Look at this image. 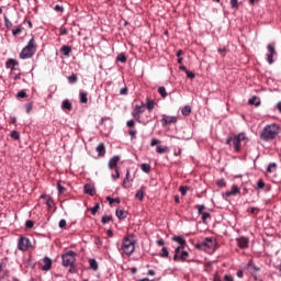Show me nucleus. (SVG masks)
<instances>
[{"instance_id": "nucleus-60", "label": "nucleus", "mask_w": 281, "mask_h": 281, "mask_svg": "<svg viewBox=\"0 0 281 281\" xmlns=\"http://www.w3.org/2000/svg\"><path fill=\"white\" fill-rule=\"evenodd\" d=\"M248 267H251L252 271H260V267L252 265L251 262L248 263Z\"/></svg>"}, {"instance_id": "nucleus-28", "label": "nucleus", "mask_w": 281, "mask_h": 281, "mask_svg": "<svg viewBox=\"0 0 281 281\" xmlns=\"http://www.w3.org/2000/svg\"><path fill=\"white\" fill-rule=\"evenodd\" d=\"M146 191L145 187H142L135 194V199H137V201H144V192Z\"/></svg>"}, {"instance_id": "nucleus-29", "label": "nucleus", "mask_w": 281, "mask_h": 281, "mask_svg": "<svg viewBox=\"0 0 281 281\" xmlns=\"http://www.w3.org/2000/svg\"><path fill=\"white\" fill-rule=\"evenodd\" d=\"M181 113L182 115H184V117H188L190 115V113H192V106L190 105H184L182 109H181Z\"/></svg>"}, {"instance_id": "nucleus-7", "label": "nucleus", "mask_w": 281, "mask_h": 281, "mask_svg": "<svg viewBox=\"0 0 281 281\" xmlns=\"http://www.w3.org/2000/svg\"><path fill=\"white\" fill-rule=\"evenodd\" d=\"M196 249H204L205 251H216V240L212 237H206L203 241L195 245Z\"/></svg>"}, {"instance_id": "nucleus-61", "label": "nucleus", "mask_w": 281, "mask_h": 281, "mask_svg": "<svg viewBox=\"0 0 281 281\" xmlns=\"http://www.w3.org/2000/svg\"><path fill=\"white\" fill-rule=\"evenodd\" d=\"M112 179L115 181V179H120V170L115 169V175H112Z\"/></svg>"}, {"instance_id": "nucleus-12", "label": "nucleus", "mask_w": 281, "mask_h": 281, "mask_svg": "<svg viewBox=\"0 0 281 281\" xmlns=\"http://www.w3.org/2000/svg\"><path fill=\"white\" fill-rule=\"evenodd\" d=\"M173 243H178V246L176 248L177 251H181L182 249H186L188 247V241H186V238L183 236H173L171 238Z\"/></svg>"}, {"instance_id": "nucleus-40", "label": "nucleus", "mask_w": 281, "mask_h": 281, "mask_svg": "<svg viewBox=\"0 0 281 281\" xmlns=\"http://www.w3.org/2000/svg\"><path fill=\"white\" fill-rule=\"evenodd\" d=\"M188 190H190V187H188V186H181V187L179 188V192H180V194H181L182 196H186V195L188 194Z\"/></svg>"}, {"instance_id": "nucleus-59", "label": "nucleus", "mask_w": 281, "mask_h": 281, "mask_svg": "<svg viewBox=\"0 0 281 281\" xmlns=\"http://www.w3.org/2000/svg\"><path fill=\"white\" fill-rule=\"evenodd\" d=\"M58 226L60 227V229H65L67 227V221L60 220Z\"/></svg>"}, {"instance_id": "nucleus-55", "label": "nucleus", "mask_w": 281, "mask_h": 281, "mask_svg": "<svg viewBox=\"0 0 281 281\" xmlns=\"http://www.w3.org/2000/svg\"><path fill=\"white\" fill-rule=\"evenodd\" d=\"M34 227V222L32 220H29L25 222V228L26 229H32Z\"/></svg>"}, {"instance_id": "nucleus-46", "label": "nucleus", "mask_w": 281, "mask_h": 281, "mask_svg": "<svg viewBox=\"0 0 281 281\" xmlns=\"http://www.w3.org/2000/svg\"><path fill=\"white\" fill-rule=\"evenodd\" d=\"M15 98L19 99H23V98H27V92H25V90H21L16 93Z\"/></svg>"}, {"instance_id": "nucleus-51", "label": "nucleus", "mask_w": 281, "mask_h": 281, "mask_svg": "<svg viewBox=\"0 0 281 281\" xmlns=\"http://www.w3.org/2000/svg\"><path fill=\"white\" fill-rule=\"evenodd\" d=\"M166 150H168L167 147L157 146V148H156V153H158V155H164V153H166Z\"/></svg>"}, {"instance_id": "nucleus-38", "label": "nucleus", "mask_w": 281, "mask_h": 281, "mask_svg": "<svg viewBox=\"0 0 281 281\" xmlns=\"http://www.w3.org/2000/svg\"><path fill=\"white\" fill-rule=\"evenodd\" d=\"M68 82L70 85H76V82H78V75L72 74L71 76H68Z\"/></svg>"}, {"instance_id": "nucleus-54", "label": "nucleus", "mask_w": 281, "mask_h": 281, "mask_svg": "<svg viewBox=\"0 0 281 281\" xmlns=\"http://www.w3.org/2000/svg\"><path fill=\"white\" fill-rule=\"evenodd\" d=\"M231 8L233 10H238V0H231Z\"/></svg>"}, {"instance_id": "nucleus-14", "label": "nucleus", "mask_w": 281, "mask_h": 281, "mask_svg": "<svg viewBox=\"0 0 281 281\" xmlns=\"http://www.w3.org/2000/svg\"><path fill=\"white\" fill-rule=\"evenodd\" d=\"M269 54L267 55V61L269 65H273V56H276V47L273 44H269L267 46Z\"/></svg>"}, {"instance_id": "nucleus-48", "label": "nucleus", "mask_w": 281, "mask_h": 281, "mask_svg": "<svg viewBox=\"0 0 281 281\" xmlns=\"http://www.w3.org/2000/svg\"><path fill=\"white\" fill-rule=\"evenodd\" d=\"M98 210H100V204H99V203H97V204L90 210L91 215H92V216H95V214H98Z\"/></svg>"}, {"instance_id": "nucleus-58", "label": "nucleus", "mask_w": 281, "mask_h": 281, "mask_svg": "<svg viewBox=\"0 0 281 281\" xmlns=\"http://www.w3.org/2000/svg\"><path fill=\"white\" fill-rule=\"evenodd\" d=\"M120 95H128V88L127 87L121 88Z\"/></svg>"}, {"instance_id": "nucleus-17", "label": "nucleus", "mask_w": 281, "mask_h": 281, "mask_svg": "<svg viewBox=\"0 0 281 281\" xmlns=\"http://www.w3.org/2000/svg\"><path fill=\"white\" fill-rule=\"evenodd\" d=\"M120 162V156H113L110 160H109V168L110 170H114V168H117V164Z\"/></svg>"}, {"instance_id": "nucleus-21", "label": "nucleus", "mask_w": 281, "mask_h": 281, "mask_svg": "<svg viewBox=\"0 0 281 281\" xmlns=\"http://www.w3.org/2000/svg\"><path fill=\"white\" fill-rule=\"evenodd\" d=\"M130 181H133V179H131V169H126V175L123 180V188H125V190L131 188V186H127V183H130Z\"/></svg>"}, {"instance_id": "nucleus-26", "label": "nucleus", "mask_w": 281, "mask_h": 281, "mask_svg": "<svg viewBox=\"0 0 281 281\" xmlns=\"http://www.w3.org/2000/svg\"><path fill=\"white\" fill-rule=\"evenodd\" d=\"M60 54H63V56H66V57H68L69 56V54H71V46H69V45H64V46H61L60 47Z\"/></svg>"}, {"instance_id": "nucleus-2", "label": "nucleus", "mask_w": 281, "mask_h": 281, "mask_svg": "<svg viewBox=\"0 0 281 281\" xmlns=\"http://www.w3.org/2000/svg\"><path fill=\"white\" fill-rule=\"evenodd\" d=\"M280 135V125L272 123L266 125L260 133V139L262 142H273Z\"/></svg>"}, {"instance_id": "nucleus-62", "label": "nucleus", "mask_w": 281, "mask_h": 281, "mask_svg": "<svg viewBox=\"0 0 281 281\" xmlns=\"http://www.w3.org/2000/svg\"><path fill=\"white\" fill-rule=\"evenodd\" d=\"M224 281H234V277L225 274L223 278Z\"/></svg>"}, {"instance_id": "nucleus-33", "label": "nucleus", "mask_w": 281, "mask_h": 281, "mask_svg": "<svg viewBox=\"0 0 281 281\" xmlns=\"http://www.w3.org/2000/svg\"><path fill=\"white\" fill-rule=\"evenodd\" d=\"M113 221V215H103L101 217L102 225H106L108 223H111Z\"/></svg>"}, {"instance_id": "nucleus-32", "label": "nucleus", "mask_w": 281, "mask_h": 281, "mask_svg": "<svg viewBox=\"0 0 281 281\" xmlns=\"http://www.w3.org/2000/svg\"><path fill=\"white\" fill-rule=\"evenodd\" d=\"M276 168H278V164L270 162L266 169V172H268V175H271V172H273Z\"/></svg>"}, {"instance_id": "nucleus-3", "label": "nucleus", "mask_w": 281, "mask_h": 281, "mask_svg": "<svg viewBox=\"0 0 281 281\" xmlns=\"http://www.w3.org/2000/svg\"><path fill=\"white\" fill-rule=\"evenodd\" d=\"M76 251L68 250L64 255H61V265L63 267L69 268V273H78V268H76Z\"/></svg>"}, {"instance_id": "nucleus-52", "label": "nucleus", "mask_w": 281, "mask_h": 281, "mask_svg": "<svg viewBox=\"0 0 281 281\" xmlns=\"http://www.w3.org/2000/svg\"><path fill=\"white\" fill-rule=\"evenodd\" d=\"M57 190H58V192H59L60 194H65L67 188L61 187V186H60V182H57Z\"/></svg>"}, {"instance_id": "nucleus-44", "label": "nucleus", "mask_w": 281, "mask_h": 281, "mask_svg": "<svg viewBox=\"0 0 281 281\" xmlns=\"http://www.w3.org/2000/svg\"><path fill=\"white\" fill-rule=\"evenodd\" d=\"M25 112L26 113H32V109H34V103L33 102H29L24 105Z\"/></svg>"}, {"instance_id": "nucleus-34", "label": "nucleus", "mask_w": 281, "mask_h": 281, "mask_svg": "<svg viewBox=\"0 0 281 281\" xmlns=\"http://www.w3.org/2000/svg\"><path fill=\"white\" fill-rule=\"evenodd\" d=\"M24 27L23 25H19L15 29L12 30V35L13 36H20L21 32H23Z\"/></svg>"}, {"instance_id": "nucleus-35", "label": "nucleus", "mask_w": 281, "mask_h": 281, "mask_svg": "<svg viewBox=\"0 0 281 281\" xmlns=\"http://www.w3.org/2000/svg\"><path fill=\"white\" fill-rule=\"evenodd\" d=\"M90 269L98 271V261L95 259H89Z\"/></svg>"}, {"instance_id": "nucleus-20", "label": "nucleus", "mask_w": 281, "mask_h": 281, "mask_svg": "<svg viewBox=\"0 0 281 281\" xmlns=\"http://www.w3.org/2000/svg\"><path fill=\"white\" fill-rule=\"evenodd\" d=\"M146 109L150 112H153V109H155V106H157V102H155V100L150 99V98H146V104H145Z\"/></svg>"}, {"instance_id": "nucleus-10", "label": "nucleus", "mask_w": 281, "mask_h": 281, "mask_svg": "<svg viewBox=\"0 0 281 281\" xmlns=\"http://www.w3.org/2000/svg\"><path fill=\"white\" fill-rule=\"evenodd\" d=\"M195 210H198V214H199V216H201L202 223H207V218H212V215L210 214V212L203 211V210H205V205L198 204L195 206Z\"/></svg>"}, {"instance_id": "nucleus-30", "label": "nucleus", "mask_w": 281, "mask_h": 281, "mask_svg": "<svg viewBox=\"0 0 281 281\" xmlns=\"http://www.w3.org/2000/svg\"><path fill=\"white\" fill-rule=\"evenodd\" d=\"M160 258H170V251L167 247H162L159 252Z\"/></svg>"}, {"instance_id": "nucleus-36", "label": "nucleus", "mask_w": 281, "mask_h": 281, "mask_svg": "<svg viewBox=\"0 0 281 281\" xmlns=\"http://www.w3.org/2000/svg\"><path fill=\"white\" fill-rule=\"evenodd\" d=\"M140 170H143V172H146V175L150 173V164H142L140 165Z\"/></svg>"}, {"instance_id": "nucleus-57", "label": "nucleus", "mask_w": 281, "mask_h": 281, "mask_svg": "<svg viewBox=\"0 0 281 281\" xmlns=\"http://www.w3.org/2000/svg\"><path fill=\"white\" fill-rule=\"evenodd\" d=\"M187 78H190L191 80H194L196 75L190 70H186Z\"/></svg>"}, {"instance_id": "nucleus-13", "label": "nucleus", "mask_w": 281, "mask_h": 281, "mask_svg": "<svg viewBox=\"0 0 281 281\" xmlns=\"http://www.w3.org/2000/svg\"><path fill=\"white\" fill-rule=\"evenodd\" d=\"M179 122V117L177 116H168L166 114L162 115L160 120L161 126H170V124H177Z\"/></svg>"}, {"instance_id": "nucleus-53", "label": "nucleus", "mask_w": 281, "mask_h": 281, "mask_svg": "<svg viewBox=\"0 0 281 281\" xmlns=\"http://www.w3.org/2000/svg\"><path fill=\"white\" fill-rule=\"evenodd\" d=\"M59 34H60V36H66V34H69V31L67 30V27L61 26L59 29Z\"/></svg>"}, {"instance_id": "nucleus-45", "label": "nucleus", "mask_w": 281, "mask_h": 281, "mask_svg": "<svg viewBox=\"0 0 281 281\" xmlns=\"http://www.w3.org/2000/svg\"><path fill=\"white\" fill-rule=\"evenodd\" d=\"M128 135H130V137H131V139L133 140V139H137V130H130L128 131Z\"/></svg>"}, {"instance_id": "nucleus-37", "label": "nucleus", "mask_w": 281, "mask_h": 281, "mask_svg": "<svg viewBox=\"0 0 281 281\" xmlns=\"http://www.w3.org/2000/svg\"><path fill=\"white\" fill-rule=\"evenodd\" d=\"M158 93L161 98H168V92L166 91V87L161 86L158 88Z\"/></svg>"}, {"instance_id": "nucleus-43", "label": "nucleus", "mask_w": 281, "mask_h": 281, "mask_svg": "<svg viewBox=\"0 0 281 281\" xmlns=\"http://www.w3.org/2000/svg\"><path fill=\"white\" fill-rule=\"evenodd\" d=\"M106 201L110 203V205H113V203H121L120 198L106 196Z\"/></svg>"}, {"instance_id": "nucleus-18", "label": "nucleus", "mask_w": 281, "mask_h": 281, "mask_svg": "<svg viewBox=\"0 0 281 281\" xmlns=\"http://www.w3.org/2000/svg\"><path fill=\"white\" fill-rule=\"evenodd\" d=\"M43 262L42 271H49L52 269V259L49 257H44Z\"/></svg>"}, {"instance_id": "nucleus-1", "label": "nucleus", "mask_w": 281, "mask_h": 281, "mask_svg": "<svg viewBox=\"0 0 281 281\" xmlns=\"http://www.w3.org/2000/svg\"><path fill=\"white\" fill-rule=\"evenodd\" d=\"M243 142H249V138L245 132L227 136L225 144L226 146H232L233 143L234 150L236 153H240V150H243Z\"/></svg>"}, {"instance_id": "nucleus-4", "label": "nucleus", "mask_w": 281, "mask_h": 281, "mask_svg": "<svg viewBox=\"0 0 281 281\" xmlns=\"http://www.w3.org/2000/svg\"><path fill=\"white\" fill-rule=\"evenodd\" d=\"M38 48V45L36 44V40H34V36L27 42L26 46L22 48L20 52V58L21 60H27L29 58H33L34 54H36V49Z\"/></svg>"}, {"instance_id": "nucleus-63", "label": "nucleus", "mask_w": 281, "mask_h": 281, "mask_svg": "<svg viewBox=\"0 0 281 281\" xmlns=\"http://www.w3.org/2000/svg\"><path fill=\"white\" fill-rule=\"evenodd\" d=\"M159 139L157 138H153L151 142H150V146H157V144H159Z\"/></svg>"}, {"instance_id": "nucleus-49", "label": "nucleus", "mask_w": 281, "mask_h": 281, "mask_svg": "<svg viewBox=\"0 0 281 281\" xmlns=\"http://www.w3.org/2000/svg\"><path fill=\"white\" fill-rule=\"evenodd\" d=\"M126 126L130 130H134L135 128V120L132 119V120L127 121Z\"/></svg>"}, {"instance_id": "nucleus-42", "label": "nucleus", "mask_w": 281, "mask_h": 281, "mask_svg": "<svg viewBox=\"0 0 281 281\" xmlns=\"http://www.w3.org/2000/svg\"><path fill=\"white\" fill-rule=\"evenodd\" d=\"M265 188V180L259 179L255 186V190H262Z\"/></svg>"}, {"instance_id": "nucleus-24", "label": "nucleus", "mask_w": 281, "mask_h": 281, "mask_svg": "<svg viewBox=\"0 0 281 281\" xmlns=\"http://www.w3.org/2000/svg\"><path fill=\"white\" fill-rule=\"evenodd\" d=\"M115 214L120 221H124V218H126V216H128V212H126L124 210H120V209H116Z\"/></svg>"}, {"instance_id": "nucleus-64", "label": "nucleus", "mask_w": 281, "mask_h": 281, "mask_svg": "<svg viewBox=\"0 0 281 281\" xmlns=\"http://www.w3.org/2000/svg\"><path fill=\"white\" fill-rule=\"evenodd\" d=\"M213 281H223V279H221V276H218V273H216L213 277Z\"/></svg>"}, {"instance_id": "nucleus-22", "label": "nucleus", "mask_w": 281, "mask_h": 281, "mask_svg": "<svg viewBox=\"0 0 281 281\" xmlns=\"http://www.w3.org/2000/svg\"><path fill=\"white\" fill-rule=\"evenodd\" d=\"M97 153L99 157H104V155H106V147L104 146V143H100L97 146Z\"/></svg>"}, {"instance_id": "nucleus-23", "label": "nucleus", "mask_w": 281, "mask_h": 281, "mask_svg": "<svg viewBox=\"0 0 281 281\" xmlns=\"http://www.w3.org/2000/svg\"><path fill=\"white\" fill-rule=\"evenodd\" d=\"M11 67H19V60L9 58L5 61V69H11Z\"/></svg>"}, {"instance_id": "nucleus-8", "label": "nucleus", "mask_w": 281, "mask_h": 281, "mask_svg": "<svg viewBox=\"0 0 281 281\" xmlns=\"http://www.w3.org/2000/svg\"><path fill=\"white\" fill-rule=\"evenodd\" d=\"M32 247V241H30V238L21 236L18 239V249L19 251H27Z\"/></svg>"}, {"instance_id": "nucleus-11", "label": "nucleus", "mask_w": 281, "mask_h": 281, "mask_svg": "<svg viewBox=\"0 0 281 281\" xmlns=\"http://www.w3.org/2000/svg\"><path fill=\"white\" fill-rule=\"evenodd\" d=\"M236 194H240V188H238V186H236V184H233L232 190L223 193L222 198L224 199V201H229V198L236 196Z\"/></svg>"}, {"instance_id": "nucleus-39", "label": "nucleus", "mask_w": 281, "mask_h": 281, "mask_svg": "<svg viewBox=\"0 0 281 281\" xmlns=\"http://www.w3.org/2000/svg\"><path fill=\"white\" fill-rule=\"evenodd\" d=\"M127 58L124 53H121L116 56V63H126Z\"/></svg>"}, {"instance_id": "nucleus-5", "label": "nucleus", "mask_w": 281, "mask_h": 281, "mask_svg": "<svg viewBox=\"0 0 281 281\" xmlns=\"http://www.w3.org/2000/svg\"><path fill=\"white\" fill-rule=\"evenodd\" d=\"M121 249L125 256H133L135 254V235L128 234L124 236Z\"/></svg>"}, {"instance_id": "nucleus-6", "label": "nucleus", "mask_w": 281, "mask_h": 281, "mask_svg": "<svg viewBox=\"0 0 281 281\" xmlns=\"http://www.w3.org/2000/svg\"><path fill=\"white\" fill-rule=\"evenodd\" d=\"M144 111H146L145 103H143L142 105H135L132 111V117H134V120L138 122V124L146 125L148 124V122H150V119H147V120L142 119V113H144Z\"/></svg>"}, {"instance_id": "nucleus-27", "label": "nucleus", "mask_w": 281, "mask_h": 281, "mask_svg": "<svg viewBox=\"0 0 281 281\" xmlns=\"http://www.w3.org/2000/svg\"><path fill=\"white\" fill-rule=\"evenodd\" d=\"M248 104H250L251 106H260V98L252 95L249 100H248Z\"/></svg>"}, {"instance_id": "nucleus-31", "label": "nucleus", "mask_w": 281, "mask_h": 281, "mask_svg": "<svg viewBox=\"0 0 281 281\" xmlns=\"http://www.w3.org/2000/svg\"><path fill=\"white\" fill-rule=\"evenodd\" d=\"M79 102L81 104H87L89 102V99L87 98V92L79 93Z\"/></svg>"}, {"instance_id": "nucleus-9", "label": "nucleus", "mask_w": 281, "mask_h": 281, "mask_svg": "<svg viewBox=\"0 0 281 281\" xmlns=\"http://www.w3.org/2000/svg\"><path fill=\"white\" fill-rule=\"evenodd\" d=\"M188 258H190V252H188V250H175L173 262H188Z\"/></svg>"}, {"instance_id": "nucleus-50", "label": "nucleus", "mask_w": 281, "mask_h": 281, "mask_svg": "<svg viewBox=\"0 0 281 281\" xmlns=\"http://www.w3.org/2000/svg\"><path fill=\"white\" fill-rule=\"evenodd\" d=\"M4 25L8 30L12 27V22L10 21V19H8V15H4Z\"/></svg>"}, {"instance_id": "nucleus-19", "label": "nucleus", "mask_w": 281, "mask_h": 281, "mask_svg": "<svg viewBox=\"0 0 281 281\" xmlns=\"http://www.w3.org/2000/svg\"><path fill=\"white\" fill-rule=\"evenodd\" d=\"M40 199L46 200V205H47L48 210H52L54 207V199L52 198V195L42 194L40 196Z\"/></svg>"}, {"instance_id": "nucleus-16", "label": "nucleus", "mask_w": 281, "mask_h": 281, "mask_svg": "<svg viewBox=\"0 0 281 281\" xmlns=\"http://www.w3.org/2000/svg\"><path fill=\"white\" fill-rule=\"evenodd\" d=\"M83 192L90 196H95V187H93V184L87 183L83 186Z\"/></svg>"}, {"instance_id": "nucleus-56", "label": "nucleus", "mask_w": 281, "mask_h": 281, "mask_svg": "<svg viewBox=\"0 0 281 281\" xmlns=\"http://www.w3.org/2000/svg\"><path fill=\"white\" fill-rule=\"evenodd\" d=\"M54 10H55V12H60V13L65 12V8L60 4H56L54 7Z\"/></svg>"}, {"instance_id": "nucleus-25", "label": "nucleus", "mask_w": 281, "mask_h": 281, "mask_svg": "<svg viewBox=\"0 0 281 281\" xmlns=\"http://www.w3.org/2000/svg\"><path fill=\"white\" fill-rule=\"evenodd\" d=\"M61 109L63 111H71V109H74V105L71 104V101H69V99H66L61 103Z\"/></svg>"}, {"instance_id": "nucleus-47", "label": "nucleus", "mask_w": 281, "mask_h": 281, "mask_svg": "<svg viewBox=\"0 0 281 281\" xmlns=\"http://www.w3.org/2000/svg\"><path fill=\"white\" fill-rule=\"evenodd\" d=\"M217 188H225L227 186V182H225V179H220L216 181Z\"/></svg>"}, {"instance_id": "nucleus-41", "label": "nucleus", "mask_w": 281, "mask_h": 281, "mask_svg": "<svg viewBox=\"0 0 281 281\" xmlns=\"http://www.w3.org/2000/svg\"><path fill=\"white\" fill-rule=\"evenodd\" d=\"M10 137L12 139L19 140V139H21V134L19 133V131L14 130V131L11 132Z\"/></svg>"}, {"instance_id": "nucleus-15", "label": "nucleus", "mask_w": 281, "mask_h": 281, "mask_svg": "<svg viewBox=\"0 0 281 281\" xmlns=\"http://www.w3.org/2000/svg\"><path fill=\"white\" fill-rule=\"evenodd\" d=\"M236 240H237V246L239 247V249H247V247H249V238L241 236V237L237 238Z\"/></svg>"}]
</instances>
